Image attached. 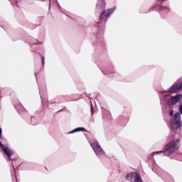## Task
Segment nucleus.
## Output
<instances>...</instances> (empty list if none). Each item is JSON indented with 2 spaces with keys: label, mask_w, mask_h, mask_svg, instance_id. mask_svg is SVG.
<instances>
[{
  "label": "nucleus",
  "mask_w": 182,
  "mask_h": 182,
  "mask_svg": "<svg viewBox=\"0 0 182 182\" xmlns=\"http://www.w3.org/2000/svg\"><path fill=\"white\" fill-rule=\"evenodd\" d=\"M170 116H174V111L171 110L169 112Z\"/></svg>",
  "instance_id": "4468645a"
},
{
  "label": "nucleus",
  "mask_w": 182,
  "mask_h": 182,
  "mask_svg": "<svg viewBox=\"0 0 182 182\" xmlns=\"http://www.w3.org/2000/svg\"><path fill=\"white\" fill-rule=\"evenodd\" d=\"M181 99H182L181 94L176 95L175 96L171 97L168 99V104H169L170 105H177V103H178V102H180Z\"/></svg>",
  "instance_id": "39448f33"
},
{
  "label": "nucleus",
  "mask_w": 182,
  "mask_h": 182,
  "mask_svg": "<svg viewBox=\"0 0 182 182\" xmlns=\"http://www.w3.org/2000/svg\"><path fill=\"white\" fill-rule=\"evenodd\" d=\"M178 88H177V85L176 84H174L173 85H172L168 92H161V93L162 94V96L167 97V96H170V93H174V92H177Z\"/></svg>",
  "instance_id": "0eeeda50"
},
{
  "label": "nucleus",
  "mask_w": 182,
  "mask_h": 182,
  "mask_svg": "<svg viewBox=\"0 0 182 182\" xmlns=\"http://www.w3.org/2000/svg\"><path fill=\"white\" fill-rule=\"evenodd\" d=\"M161 11H170V7L169 6H161Z\"/></svg>",
  "instance_id": "9d476101"
},
{
  "label": "nucleus",
  "mask_w": 182,
  "mask_h": 182,
  "mask_svg": "<svg viewBox=\"0 0 182 182\" xmlns=\"http://www.w3.org/2000/svg\"><path fill=\"white\" fill-rule=\"evenodd\" d=\"M42 60H43V63H44L45 59L43 58H42Z\"/></svg>",
  "instance_id": "6ab92c4d"
},
{
  "label": "nucleus",
  "mask_w": 182,
  "mask_h": 182,
  "mask_svg": "<svg viewBox=\"0 0 182 182\" xmlns=\"http://www.w3.org/2000/svg\"><path fill=\"white\" fill-rule=\"evenodd\" d=\"M166 1H167V0H160L159 2H160V4H164V2H166Z\"/></svg>",
  "instance_id": "2eb2a0df"
},
{
  "label": "nucleus",
  "mask_w": 182,
  "mask_h": 182,
  "mask_svg": "<svg viewBox=\"0 0 182 182\" xmlns=\"http://www.w3.org/2000/svg\"><path fill=\"white\" fill-rule=\"evenodd\" d=\"M2 146H5V145L2 144V143L0 142V147H1V149H2Z\"/></svg>",
  "instance_id": "f3484780"
},
{
  "label": "nucleus",
  "mask_w": 182,
  "mask_h": 182,
  "mask_svg": "<svg viewBox=\"0 0 182 182\" xmlns=\"http://www.w3.org/2000/svg\"><path fill=\"white\" fill-rule=\"evenodd\" d=\"M126 180L129 182H143L140 175L136 172L128 173L126 176Z\"/></svg>",
  "instance_id": "20e7f679"
},
{
  "label": "nucleus",
  "mask_w": 182,
  "mask_h": 182,
  "mask_svg": "<svg viewBox=\"0 0 182 182\" xmlns=\"http://www.w3.org/2000/svg\"><path fill=\"white\" fill-rule=\"evenodd\" d=\"M2 134V129L0 128V136Z\"/></svg>",
  "instance_id": "dca6fc26"
},
{
  "label": "nucleus",
  "mask_w": 182,
  "mask_h": 182,
  "mask_svg": "<svg viewBox=\"0 0 182 182\" xmlns=\"http://www.w3.org/2000/svg\"><path fill=\"white\" fill-rule=\"evenodd\" d=\"M1 150H3L4 154L11 160V156L14 154V151L7 146H1Z\"/></svg>",
  "instance_id": "6e6552de"
},
{
  "label": "nucleus",
  "mask_w": 182,
  "mask_h": 182,
  "mask_svg": "<svg viewBox=\"0 0 182 182\" xmlns=\"http://www.w3.org/2000/svg\"><path fill=\"white\" fill-rule=\"evenodd\" d=\"M176 87L178 89V90H182V82L176 84Z\"/></svg>",
  "instance_id": "9b49d317"
},
{
  "label": "nucleus",
  "mask_w": 182,
  "mask_h": 182,
  "mask_svg": "<svg viewBox=\"0 0 182 182\" xmlns=\"http://www.w3.org/2000/svg\"><path fill=\"white\" fill-rule=\"evenodd\" d=\"M92 113H93V107H91Z\"/></svg>",
  "instance_id": "a211bd4d"
},
{
  "label": "nucleus",
  "mask_w": 182,
  "mask_h": 182,
  "mask_svg": "<svg viewBox=\"0 0 182 182\" xmlns=\"http://www.w3.org/2000/svg\"><path fill=\"white\" fill-rule=\"evenodd\" d=\"M163 153H164V151H159L154 152V154H163Z\"/></svg>",
  "instance_id": "f8f14e48"
},
{
  "label": "nucleus",
  "mask_w": 182,
  "mask_h": 182,
  "mask_svg": "<svg viewBox=\"0 0 182 182\" xmlns=\"http://www.w3.org/2000/svg\"><path fill=\"white\" fill-rule=\"evenodd\" d=\"M77 132H86V129L84 127H78L68 132V134H73V133H77Z\"/></svg>",
  "instance_id": "1a4fd4ad"
},
{
  "label": "nucleus",
  "mask_w": 182,
  "mask_h": 182,
  "mask_svg": "<svg viewBox=\"0 0 182 182\" xmlns=\"http://www.w3.org/2000/svg\"><path fill=\"white\" fill-rule=\"evenodd\" d=\"M180 143V139H176L171 141L169 144H166L165 147V154L166 156H170L176 150H178L179 146L178 144Z\"/></svg>",
  "instance_id": "f257e3e1"
},
{
  "label": "nucleus",
  "mask_w": 182,
  "mask_h": 182,
  "mask_svg": "<svg viewBox=\"0 0 182 182\" xmlns=\"http://www.w3.org/2000/svg\"><path fill=\"white\" fill-rule=\"evenodd\" d=\"M114 11V10L113 9L104 11L100 14V19H102V21H107V18H109V16H110V15L113 14Z\"/></svg>",
  "instance_id": "423d86ee"
},
{
  "label": "nucleus",
  "mask_w": 182,
  "mask_h": 182,
  "mask_svg": "<svg viewBox=\"0 0 182 182\" xmlns=\"http://www.w3.org/2000/svg\"><path fill=\"white\" fill-rule=\"evenodd\" d=\"M171 124L172 126V129H173L181 127V115L180 114V112H176L174 114L171 120Z\"/></svg>",
  "instance_id": "f03ea898"
},
{
  "label": "nucleus",
  "mask_w": 182,
  "mask_h": 182,
  "mask_svg": "<svg viewBox=\"0 0 182 182\" xmlns=\"http://www.w3.org/2000/svg\"><path fill=\"white\" fill-rule=\"evenodd\" d=\"M178 110H179V113H181V114H182V105H181L178 107Z\"/></svg>",
  "instance_id": "ddd939ff"
},
{
  "label": "nucleus",
  "mask_w": 182,
  "mask_h": 182,
  "mask_svg": "<svg viewBox=\"0 0 182 182\" xmlns=\"http://www.w3.org/2000/svg\"><path fill=\"white\" fill-rule=\"evenodd\" d=\"M90 146L97 157H102V156H105V154H106L105 150L102 149V146L99 144V142L95 141L91 143Z\"/></svg>",
  "instance_id": "7ed1b4c3"
}]
</instances>
